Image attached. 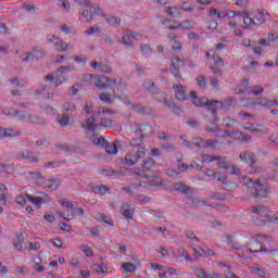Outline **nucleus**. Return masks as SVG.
Segmentation results:
<instances>
[{
    "mask_svg": "<svg viewBox=\"0 0 278 278\" xmlns=\"http://www.w3.org/2000/svg\"><path fill=\"white\" fill-rule=\"evenodd\" d=\"M211 199L213 201H225V194L216 192L211 195Z\"/></svg>",
    "mask_w": 278,
    "mask_h": 278,
    "instance_id": "60",
    "label": "nucleus"
},
{
    "mask_svg": "<svg viewBox=\"0 0 278 278\" xmlns=\"http://www.w3.org/2000/svg\"><path fill=\"white\" fill-rule=\"evenodd\" d=\"M54 47H56V51L59 53H64V51H68V47H72L71 43L64 42L62 39H58L54 43Z\"/></svg>",
    "mask_w": 278,
    "mask_h": 278,
    "instance_id": "23",
    "label": "nucleus"
},
{
    "mask_svg": "<svg viewBox=\"0 0 278 278\" xmlns=\"http://www.w3.org/2000/svg\"><path fill=\"white\" fill-rule=\"evenodd\" d=\"M20 118L22 121H25L26 123H33V125H46L47 124L43 118L38 117V116L34 115L33 113L26 112Z\"/></svg>",
    "mask_w": 278,
    "mask_h": 278,
    "instance_id": "8",
    "label": "nucleus"
},
{
    "mask_svg": "<svg viewBox=\"0 0 278 278\" xmlns=\"http://www.w3.org/2000/svg\"><path fill=\"white\" fill-rule=\"evenodd\" d=\"M195 275L198 277H201V278H214V273L213 274H208L203 268H195Z\"/></svg>",
    "mask_w": 278,
    "mask_h": 278,
    "instance_id": "37",
    "label": "nucleus"
},
{
    "mask_svg": "<svg viewBox=\"0 0 278 278\" xmlns=\"http://www.w3.org/2000/svg\"><path fill=\"white\" fill-rule=\"evenodd\" d=\"M252 214H257L258 216L266 218V216L270 214V208L266 205H255L252 206Z\"/></svg>",
    "mask_w": 278,
    "mask_h": 278,
    "instance_id": "11",
    "label": "nucleus"
},
{
    "mask_svg": "<svg viewBox=\"0 0 278 278\" xmlns=\"http://www.w3.org/2000/svg\"><path fill=\"white\" fill-rule=\"evenodd\" d=\"M23 242H25L23 232L16 233V238L12 241L15 251H23Z\"/></svg>",
    "mask_w": 278,
    "mask_h": 278,
    "instance_id": "18",
    "label": "nucleus"
},
{
    "mask_svg": "<svg viewBox=\"0 0 278 278\" xmlns=\"http://www.w3.org/2000/svg\"><path fill=\"white\" fill-rule=\"evenodd\" d=\"M92 108H94V105L92 104V102H87L85 104V108H84V112L86 114H92Z\"/></svg>",
    "mask_w": 278,
    "mask_h": 278,
    "instance_id": "62",
    "label": "nucleus"
},
{
    "mask_svg": "<svg viewBox=\"0 0 278 278\" xmlns=\"http://www.w3.org/2000/svg\"><path fill=\"white\" fill-rule=\"evenodd\" d=\"M243 186H247L254 199H266L268 194V185L261 184L258 180H254L249 177L242 178Z\"/></svg>",
    "mask_w": 278,
    "mask_h": 278,
    "instance_id": "2",
    "label": "nucleus"
},
{
    "mask_svg": "<svg viewBox=\"0 0 278 278\" xmlns=\"http://www.w3.org/2000/svg\"><path fill=\"white\" fill-rule=\"evenodd\" d=\"M87 8H89V10H91V14H93V16H102L103 18H105L108 16V14H105V12H103V9H101V7H99V4L94 3V2H90V5H87Z\"/></svg>",
    "mask_w": 278,
    "mask_h": 278,
    "instance_id": "16",
    "label": "nucleus"
},
{
    "mask_svg": "<svg viewBox=\"0 0 278 278\" xmlns=\"http://www.w3.org/2000/svg\"><path fill=\"white\" fill-rule=\"evenodd\" d=\"M143 88L149 92V94H152L159 103H163L167 108V110L172 111V114H175L176 116H181L184 114V109L177 106V104L168 99H166V92H163L155 86V83L151 79H146L143 81Z\"/></svg>",
    "mask_w": 278,
    "mask_h": 278,
    "instance_id": "1",
    "label": "nucleus"
},
{
    "mask_svg": "<svg viewBox=\"0 0 278 278\" xmlns=\"http://www.w3.org/2000/svg\"><path fill=\"white\" fill-rule=\"evenodd\" d=\"M174 190L176 192H181L182 194H192V192H194V188H190L186 185H184V182H178L174 186Z\"/></svg>",
    "mask_w": 278,
    "mask_h": 278,
    "instance_id": "19",
    "label": "nucleus"
},
{
    "mask_svg": "<svg viewBox=\"0 0 278 278\" xmlns=\"http://www.w3.org/2000/svg\"><path fill=\"white\" fill-rule=\"evenodd\" d=\"M191 202L195 207L207 206V207H215L214 204H207V201L192 199Z\"/></svg>",
    "mask_w": 278,
    "mask_h": 278,
    "instance_id": "42",
    "label": "nucleus"
},
{
    "mask_svg": "<svg viewBox=\"0 0 278 278\" xmlns=\"http://www.w3.org/2000/svg\"><path fill=\"white\" fill-rule=\"evenodd\" d=\"M180 29H194V27L197 26V22L194 21H190V20H187V21H184L182 23H180Z\"/></svg>",
    "mask_w": 278,
    "mask_h": 278,
    "instance_id": "36",
    "label": "nucleus"
},
{
    "mask_svg": "<svg viewBox=\"0 0 278 278\" xmlns=\"http://www.w3.org/2000/svg\"><path fill=\"white\" fill-rule=\"evenodd\" d=\"M173 90L178 101H186V87L184 85H174Z\"/></svg>",
    "mask_w": 278,
    "mask_h": 278,
    "instance_id": "12",
    "label": "nucleus"
},
{
    "mask_svg": "<svg viewBox=\"0 0 278 278\" xmlns=\"http://www.w3.org/2000/svg\"><path fill=\"white\" fill-rule=\"evenodd\" d=\"M269 13L258 12L255 15L256 25H263V23H266L269 18Z\"/></svg>",
    "mask_w": 278,
    "mask_h": 278,
    "instance_id": "26",
    "label": "nucleus"
},
{
    "mask_svg": "<svg viewBox=\"0 0 278 278\" xmlns=\"http://www.w3.org/2000/svg\"><path fill=\"white\" fill-rule=\"evenodd\" d=\"M250 273L256 277H266V271L260 267H250Z\"/></svg>",
    "mask_w": 278,
    "mask_h": 278,
    "instance_id": "41",
    "label": "nucleus"
},
{
    "mask_svg": "<svg viewBox=\"0 0 278 278\" xmlns=\"http://www.w3.org/2000/svg\"><path fill=\"white\" fill-rule=\"evenodd\" d=\"M132 111L136 112V114H149L150 112V110L146 109L142 104L134 105Z\"/></svg>",
    "mask_w": 278,
    "mask_h": 278,
    "instance_id": "40",
    "label": "nucleus"
},
{
    "mask_svg": "<svg viewBox=\"0 0 278 278\" xmlns=\"http://www.w3.org/2000/svg\"><path fill=\"white\" fill-rule=\"evenodd\" d=\"M265 218L267 219V223H274V225H278L277 216H270V214H268Z\"/></svg>",
    "mask_w": 278,
    "mask_h": 278,
    "instance_id": "64",
    "label": "nucleus"
},
{
    "mask_svg": "<svg viewBox=\"0 0 278 278\" xmlns=\"http://www.w3.org/2000/svg\"><path fill=\"white\" fill-rule=\"evenodd\" d=\"M34 262V270H36V273H45V267H42L40 264H42V258H40V256H35L33 258Z\"/></svg>",
    "mask_w": 278,
    "mask_h": 278,
    "instance_id": "27",
    "label": "nucleus"
},
{
    "mask_svg": "<svg viewBox=\"0 0 278 278\" xmlns=\"http://www.w3.org/2000/svg\"><path fill=\"white\" fill-rule=\"evenodd\" d=\"M218 140H210L203 139L201 137L195 138L192 143H188V141H184L185 147H197L198 149H214Z\"/></svg>",
    "mask_w": 278,
    "mask_h": 278,
    "instance_id": "4",
    "label": "nucleus"
},
{
    "mask_svg": "<svg viewBox=\"0 0 278 278\" xmlns=\"http://www.w3.org/2000/svg\"><path fill=\"white\" fill-rule=\"evenodd\" d=\"M227 244L228 247H231V249H235V251H240V245H238V242L233 241V237L227 235Z\"/></svg>",
    "mask_w": 278,
    "mask_h": 278,
    "instance_id": "44",
    "label": "nucleus"
},
{
    "mask_svg": "<svg viewBox=\"0 0 278 278\" xmlns=\"http://www.w3.org/2000/svg\"><path fill=\"white\" fill-rule=\"evenodd\" d=\"M17 160H28V162H38L37 156L34 155V152L25 150L17 153Z\"/></svg>",
    "mask_w": 278,
    "mask_h": 278,
    "instance_id": "15",
    "label": "nucleus"
},
{
    "mask_svg": "<svg viewBox=\"0 0 278 278\" xmlns=\"http://www.w3.org/2000/svg\"><path fill=\"white\" fill-rule=\"evenodd\" d=\"M5 138H15L16 136H21V130L18 129H10L4 128Z\"/></svg>",
    "mask_w": 278,
    "mask_h": 278,
    "instance_id": "39",
    "label": "nucleus"
},
{
    "mask_svg": "<svg viewBox=\"0 0 278 278\" xmlns=\"http://www.w3.org/2000/svg\"><path fill=\"white\" fill-rule=\"evenodd\" d=\"M168 29H169V31H173L175 29H181V22L175 21V20H169Z\"/></svg>",
    "mask_w": 278,
    "mask_h": 278,
    "instance_id": "45",
    "label": "nucleus"
},
{
    "mask_svg": "<svg viewBox=\"0 0 278 278\" xmlns=\"http://www.w3.org/2000/svg\"><path fill=\"white\" fill-rule=\"evenodd\" d=\"M142 137L140 138H134L129 141L130 147H140L142 144Z\"/></svg>",
    "mask_w": 278,
    "mask_h": 278,
    "instance_id": "57",
    "label": "nucleus"
},
{
    "mask_svg": "<svg viewBox=\"0 0 278 278\" xmlns=\"http://www.w3.org/2000/svg\"><path fill=\"white\" fill-rule=\"evenodd\" d=\"M197 81V86H199L200 88H206L207 84L205 83V76H198L195 78Z\"/></svg>",
    "mask_w": 278,
    "mask_h": 278,
    "instance_id": "53",
    "label": "nucleus"
},
{
    "mask_svg": "<svg viewBox=\"0 0 278 278\" xmlns=\"http://www.w3.org/2000/svg\"><path fill=\"white\" fill-rule=\"evenodd\" d=\"M90 66L93 68V71H100V73H112V67L105 63L92 61Z\"/></svg>",
    "mask_w": 278,
    "mask_h": 278,
    "instance_id": "10",
    "label": "nucleus"
},
{
    "mask_svg": "<svg viewBox=\"0 0 278 278\" xmlns=\"http://www.w3.org/2000/svg\"><path fill=\"white\" fill-rule=\"evenodd\" d=\"M134 38H136V33L127 30L122 37V45H125L126 47H132Z\"/></svg>",
    "mask_w": 278,
    "mask_h": 278,
    "instance_id": "14",
    "label": "nucleus"
},
{
    "mask_svg": "<svg viewBox=\"0 0 278 278\" xmlns=\"http://www.w3.org/2000/svg\"><path fill=\"white\" fill-rule=\"evenodd\" d=\"M42 52L40 51H34V52H28L24 54L23 62H31L38 58V55H41Z\"/></svg>",
    "mask_w": 278,
    "mask_h": 278,
    "instance_id": "33",
    "label": "nucleus"
},
{
    "mask_svg": "<svg viewBox=\"0 0 278 278\" xmlns=\"http://www.w3.org/2000/svg\"><path fill=\"white\" fill-rule=\"evenodd\" d=\"M140 51L143 55H151L153 53V49L147 43L140 46Z\"/></svg>",
    "mask_w": 278,
    "mask_h": 278,
    "instance_id": "48",
    "label": "nucleus"
},
{
    "mask_svg": "<svg viewBox=\"0 0 278 278\" xmlns=\"http://www.w3.org/2000/svg\"><path fill=\"white\" fill-rule=\"evenodd\" d=\"M253 223L256 227H266L267 219L255 218Z\"/></svg>",
    "mask_w": 278,
    "mask_h": 278,
    "instance_id": "61",
    "label": "nucleus"
},
{
    "mask_svg": "<svg viewBox=\"0 0 278 278\" xmlns=\"http://www.w3.org/2000/svg\"><path fill=\"white\" fill-rule=\"evenodd\" d=\"M238 16H242L243 17V23L244 25H247L245 27H243V29H249V27H251V25H257V22H255V20L251 18L249 16V14L244 13V12H237Z\"/></svg>",
    "mask_w": 278,
    "mask_h": 278,
    "instance_id": "20",
    "label": "nucleus"
},
{
    "mask_svg": "<svg viewBox=\"0 0 278 278\" xmlns=\"http://www.w3.org/2000/svg\"><path fill=\"white\" fill-rule=\"evenodd\" d=\"M189 97L192 99L193 105H197V108H206V110L212 112L213 116H216L220 102L216 100L210 101L207 98H199V96H197V91H191Z\"/></svg>",
    "mask_w": 278,
    "mask_h": 278,
    "instance_id": "3",
    "label": "nucleus"
},
{
    "mask_svg": "<svg viewBox=\"0 0 278 278\" xmlns=\"http://www.w3.org/2000/svg\"><path fill=\"white\" fill-rule=\"evenodd\" d=\"M180 10H181L182 12H194V9H192V7H190V4H188V2H184V3L181 4Z\"/></svg>",
    "mask_w": 278,
    "mask_h": 278,
    "instance_id": "63",
    "label": "nucleus"
},
{
    "mask_svg": "<svg viewBox=\"0 0 278 278\" xmlns=\"http://www.w3.org/2000/svg\"><path fill=\"white\" fill-rule=\"evenodd\" d=\"M26 199L33 203V205H36V207L40 208L42 206V203H45V199L40 197H34L31 194H26Z\"/></svg>",
    "mask_w": 278,
    "mask_h": 278,
    "instance_id": "24",
    "label": "nucleus"
},
{
    "mask_svg": "<svg viewBox=\"0 0 278 278\" xmlns=\"http://www.w3.org/2000/svg\"><path fill=\"white\" fill-rule=\"evenodd\" d=\"M96 88H100L101 90L108 88V86H112V84H116V79H110L109 77H101L96 83Z\"/></svg>",
    "mask_w": 278,
    "mask_h": 278,
    "instance_id": "13",
    "label": "nucleus"
},
{
    "mask_svg": "<svg viewBox=\"0 0 278 278\" xmlns=\"http://www.w3.org/2000/svg\"><path fill=\"white\" fill-rule=\"evenodd\" d=\"M170 62V73L174 75L175 79H181V72H179V68H181V66H185L186 63H184V60L179 58V55L173 56Z\"/></svg>",
    "mask_w": 278,
    "mask_h": 278,
    "instance_id": "6",
    "label": "nucleus"
},
{
    "mask_svg": "<svg viewBox=\"0 0 278 278\" xmlns=\"http://www.w3.org/2000/svg\"><path fill=\"white\" fill-rule=\"evenodd\" d=\"M250 90L255 97H260V94H262V92H264V87L254 86V87H251Z\"/></svg>",
    "mask_w": 278,
    "mask_h": 278,
    "instance_id": "51",
    "label": "nucleus"
},
{
    "mask_svg": "<svg viewBox=\"0 0 278 278\" xmlns=\"http://www.w3.org/2000/svg\"><path fill=\"white\" fill-rule=\"evenodd\" d=\"M121 214H123L124 218H126L127 220H131V218H134V206L129 204H124L121 207Z\"/></svg>",
    "mask_w": 278,
    "mask_h": 278,
    "instance_id": "17",
    "label": "nucleus"
},
{
    "mask_svg": "<svg viewBox=\"0 0 278 278\" xmlns=\"http://www.w3.org/2000/svg\"><path fill=\"white\" fill-rule=\"evenodd\" d=\"M80 251L84 252L87 257H92V255H94L92 248L90 247L83 245L80 247Z\"/></svg>",
    "mask_w": 278,
    "mask_h": 278,
    "instance_id": "55",
    "label": "nucleus"
},
{
    "mask_svg": "<svg viewBox=\"0 0 278 278\" xmlns=\"http://www.w3.org/2000/svg\"><path fill=\"white\" fill-rule=\"evenodd\" d=\"M91 140L93 142V144H96L97 147H105V138L103 137H98L97 135H93L91 137Z\"/></svg>",
    "mask_w": 278,
    "mask_h": 278,
    "instance_id": "38",
    "label": "nucleus"
},
{
    "mask_svg": "<svg viewBox=\"0 0 278 278\" xmlns=\"http://www.w3.org/2000/svg\"><path fill=\"white\" fill-rule=\"evenodd\" d=\"M142 166V173H149L151 168H155V160L152 157H147L141 164Z\"/></svg>",
    "mask_w": 278,
    "mask_h": 278,
    "instance_id": "21",
    "label": "nucleus"
},
{
    "mask_svg": "<svg viewBox=\"0 0 278 278\" xmlns=\"http://www.w3.org/2000/svg\"><path fill=\"white\" fill-rule=\"evenodd\" d=\"M142 127H149V125L136 124L134 134L141 135L140 138H147V135L142 134Z\"/></svg>",
    "mask_w": 278,
    "mask_h": 278,
    "instance_id": "47",
    "label": "nucleus"
},
{
    "mask_svg": "<svg viewBox=\"0 0 278 278\" xmlns=\"http://www.w3.org/2000/svg\"><path fill=\"white\" fill-rule=\"evenodd\" d=\"M10 84L12 86H15L16 88H25V86H27V81H25V79L18 78V77L10 79Z\"/></svg>",
    "mask_w": 278,
    "mask_h": 278,
    "instance_id": "31",
    "label": "nucleus"
},
{
    "mask_svg": "<svg viewBox=\"0 0 278 278\" xmlns=\"http://www.w3.org/2000/svg\"><path fill=\"white\" fill-rule=\"evenodd\" d=\"M100 101H103V103H106V105H112V94L110 93H100L99 94Z\"/></svg>",
    "mask_w": 278,
    "mask_h": 278,
    "instance_id": "43",
    "label": "nucleus"
},
{
    "mask_svg": "<svg viewBox=\"0 0 278 278\" xmlns=\"http://www.w3.org/2000/svg\"><path fill=\"white\" fill-rule=\"evenodd\" d=\"M124 273H136V265L132 263H124L122 265Z\"/></svg>",
    "mask_w": 278,
    "mask_h": 278,
    "instance_id": "46",
    "label": "nucleus"
},
{
    "mask_svg": "<svg viewBox=\"0 0 278 278\" xmlns=\"http://www.w3.org/2000/svg\"><path fill=\"white\" fill-rule=\"evenodd\" d=\"M103 42H105V45H108L109 47H114V39H112V37L110 35H104L102 37Z\"/></svg>",
    "mask_w": 278,
    "mask_h": 278,
    "instance_id": "58",
    "label": "nucleus"
},
{
    "mask_svg": "<svg viewBox=\"0 0 278 278\" xmlns=\"http://www.w3.org/2000/svg\"><path fill=\"white\" fill-rule=\"evenodd\" d=\"M239 159L249 166H255V164H257V156L250 151L241 152Z\"/></svg>",
    "mask_w": 278,
    "mask_h": 278,
    "instance_id": "7",
    "label": "nucleus"
},
{
    "mask_svg": "<svg viewBox=\"0 0 278 278\" xmlns=\"http://www.w3.org/2000/svg\"><path fill=\"white\" fill-rule=\"evenodd\" d=\"M147 155V151L144 150V148L139 147L137 149L136 154L134 153H127L124 162L125 164H127L128 166H136V164H138V161L143 160V157Z\"/></svg>",
    "mask_w": 278,
    "mask_h": 278,
    "instance_id": "5",
    "label": "nucleus"
},
{
    "mask_svg": "<svg viewBox=\"0 0 278 278\" xmlns=\"http://www.w3.org/2000/svg\"><path fill=\"white\" fill-rule=\"evenodd\" d=\"M96 121L97 115H91L88 119L85 121V123H81L83 129H87L88 131H97V127H99V125L94 124Z\"/></svg>",
    "mask_w": 278,
    "mask_h": 278,
    "instance_id": "9",
    "label": "nucleus"
},
{
    "mask_svg": "<svg viewBox=\"0 0 278 278\" xmlns=\"http://www.w3.org/2000/svg\"><path fill=\"white\" fill-rule=\"evenodd\" d=\"M215 179H217V181H219V184H222V188L223 190H227V175L220 173V172H217L216 176H215Z\"/></svg>",
    "mask_w": 278,
    "mask_h": 278,
    "instance_id": "30",
    "label": "nucleus"
},
{
    "mask_svg": "<svg viewBox=\"0 0 278 278\" xmlns=\"http://www.w3.org/2000/svg\"><path fill=\"white\" fill-rule=\"evenodd\" d=\"M91 191L94 194H105L108 192V187H105L104 185H94L91 187Z\"/></svg>",
    "mask_w": 278,
    "mask_h": 278,
    "instance_id": "32",
    "label": "nucleus"
},
{
    "mask_svg": "<svg viewBox=\"0 0 278 278\" xmlns=\"http://www.w3.org/2000/svg\"><path fill=\"white\" fill-rule=\"evenodd\" d=\"M74 3L79 7L88 8V5L91 3V0H74Z\"/></svg>",
    "mask_w": 278,
    "mask_h": 278,
    "instance_id": "59",
    "label": "nucleus"
},
{
    "mask_svg": "<svg viewBox=\"0 0 278 278\" xmlns=\"http://www.w3.org/2000/svg\"><path fill=\"white\" fill-rule=\"evenodd\" d=\"M58 123L61 125V127H68L71 125V117L68 114H59L56 116Z\"/></svg>",
    "mask_w": 278,
    "mask_h": 278,
    "instance_id": "25",
    "label": "nucleus"
},
{
    "mask_svg": "<svg viewBox=\"0 0 278 278\" xmlns=\"http://www.w3.org/2000/svg\"><path fill=\"white\" fill-rule=\"evenodd\" d=\"M96 220H98V223H105L110 227H114V220H112L110 216L103 213H98L96 215Z\"/></svg>",
    "mask_w": 278,
    "mask_h": 278,
    "instance_id": "22",
    "label": "nucleus"
},
{
    "mask_svg": "<svg viewBox=\"0 0 278 278\" xmlns=\"http://www.w3.org/2000/svg\"><path fill=\"white\" fill-rule=\"evenodd\" d=\"M80 16L86 21V23H90L91 21H94V13H92V11L89 12L88 9H85L80 13Z\"/></svg>",
    "mask_w": 278,
    "mask_h": 278,
    "instance_id": "34",
    "label": "nucleus"
},
{
    "mask_svg": "<svg viewBox=\"0 0 278 278\" xmlns=\"http://www.w3.org/2000/svg\"><path fill=\"white\" fill-rule=\"evenodd\" d=\"M48 188H52V190H58V188H60V182L53 178L48 179Z\"/></svg>",
    "mask_w": 278,
    "mask_h": 278,
    "instance_id": "54",
    "label": "nucleus"
},
{
    "mask_svg": "<svg viewBox=\"0 0 278 278\" xmlns=\"http://www.w3.org/2000/svg\"><path fill=\"white\" fill-rule=\"evenodd\" d=\"M63 110L66 114H73L74 112H77V106L71 102H65L63 103Z\"/></svg>",
    "mask_w": 278,
    "mask_h": 278,
    "instance_id": "35",
    "label": "nucleus"
},
{
    "mask_svg": "<svg viewBox=\"0 0 278 278\" xmlns=\"http://www.w3.org/2000/svg\"><path fill=\"white\" fill-rule=\"evenodd\" d=\"M99 127H115L114 122H112V119L110 118H102Z\"/></svg>",
    "mask_w": 278,
    "mask_h": 278,
    "instance_id": "49",
    "label": "nucleus"
},
{
    "mask_svg": "<svg viewBox=\"0 0 278 278\" xmlns=\"http://www.w3.org/2000/svg\"><path fill=\"white\" fill-rule=\"evenodd\" d=\"M226 170H228L230 175H238L240 173V168L236 167V165H229V164H228V167H226Z\"/></svg>",
    "mask_w": 278,
    "mask_h": 278,
    "instance_id": "56",
    "label": "nucleus"
},
{
    "mask_svg": "<svg viewBox=\"0 0 278 278\" xmlns=\"http://www.w3.org/2000/svg\"><path fill=\"white\" fill-rule=\"evenodd\" d=\"M103 147L109 155H116L118 153V148L114 143H108L106 141Z\"/></svg>",
    "mask_w": 278,
    "mask_h": 278,
    "instance_id": "28",
    "label": "nucleus"
},
{
    "mask_svg": "<svg viewBox=\"0 0 278 278\" xmlns=\"http://www.w3.org/2000/svg\"><path fill=\"white\" fill-rule=\"evenodd\" d=\"M166 12L167 15L172 18H179V14H181V9L177 7H168Z\"/></svg>",
    "mask_w": 278,
    "mask_h": 278,
    "instance_id": "29",
    "label": "nucleus"
},
{
    "mask_svg": "<svg viewBox=\"0 0 278 278\" xmlns=\"http://www.w3.org/2000/svg\"><path fill=\"white\" fill-rule=\"evenodd\" d=\"M106 23L110 25H121V17L116 16H106Z\"/></svg>",
    "mask_w": 278,
    "mask_h": 278,
    "instance_id": "50",
    "label": "nucleus"
},
{
    "mask_svg": "<svg viewBox=\"0 0 278 278\" xmlns=\"http://www.w3.org/2000/svg\"><path fill=\"white\" fill-rule=\"evenodd\" d=\"M244 129H248V131H253L254 134H262V129L256 128L255 125L251 123H247Z\"/></svg>",
    "mask_w": 278,
    "mask_h": 278,
    "instance_id": "52",
    "label": "nucleus"
}]
</instances>
